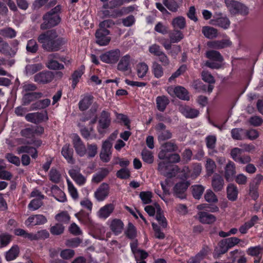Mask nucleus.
<instances>
[{"instance_id":"f257e3e1","label":"nucleus","mask_w":263,"mask_h":263,"mask_svg":"<svg viewBox=\"0 0 263 263\" xmlns=\"http://www.w3.org/2000/svg\"><path fill=\"white\" fill-rule=\"evenodd\" d=\"M37 40L42 44L43 49L47 52L58 51L66 43L64 39L59 37L53 30L42 33L38 36Z\"/></svg>"},{"instance_id":"f03ea898","label":"nucleus","mask_w":263,"mask_h":263,"mask_svg":"<svg viewBox=\"0 0 263 263\" xmlns=\"http://www.w3.org/2000/svg\"><path fill=\"white\" fill-rule=\"evenodd\" d=\"M62 7L58 5L46 13L43 16L44 22L41 25V29L45 30L57 26L61 22L60 14Z\"/></svg>"},{"instance_id":"7ed1b4c3","label":"nucleus","mask_w":263,"mask_h":263,"mask_svg":"<svg viewBox=\"0 0 263 263\" xmlns=\"http://www.w3.org/2000/svg\"><path fill=\"white\" fill-rule=\"evenodd\" d=\"M161 160L158 162L157 170L161 175L167 178L175 177L180 172V168L177 165L171 164L168 161Z\"/></svg>"},{"instance_id":"20e7f679","label":"nucleus","mask_w":263,"mask_h":263,"mask_svg":"<svg viewBox=\"0 0 263 263\" xmlns=\"http://www.w3.org/2000/svg\"><path fill=\"white\" fill-rule=\"evenodd\" d=\"M111 118L110 113L103 110L99 118L97 130L100 135H104L110 125Z\"/></svg>"},{"instance_id":"39448f33","label":"nucleus","mask_w":263,"mask_h":263,"mask_svg":"<svg viewBox=\"0 0 263 263\" xmlns=\"http://www.w3.org/2000/svg\"><path fill=\"white\" fill-rule=\"evenodd\" d=\"M224 2L231 14L239 13L246 15L248 14V8L243 4L234 0H224Z\"/></svg>"},{"instance_id":"423d86ee","label":"nucleus","mask_w":263,"mask_h":263,"mask_svg":"<svg viewBox=\"0 0 263 263\" xmlns=\"http://www.w3.org/2000/svg\"><path fill=\"white\" fill-rule=\"evenodd\" d=\"M121 54V51L119 49H116L102 54L100 58L105 63L115 64L119 61Z\"/></svg>"},{"instance_id":"0eeeda50","label":"nucleus","mask_w":263,"mask_h":263,"mask_svg":"<svg viewBox=\"0 0 263 263\" xmlns=\"http://www.w3.org/2000/svg\"><path fill=\"white\" fill-rule=\"evenodd\" d=\"M157 139L159 142L168 140L172 138L171 130L166 129V126L162 123H159L155 127Z\"/></svg>"},{"instance_id":"6e6552de","label":"nucleus","mask_w":263,"mask_h":263,"mask_svg":"<svg viewBox=\"0 0 263 263\" xmlns=\"http://www.w3.org/2000/svg\"><path fill=\"white\" fill-rule=\"evenodd\" d=\"M178 149V146L175 142L172 141L165 142L161 145V150L158 153V157L160 160H165L166 155L170 154V153L176 152Z\"/></svg>"},{"instance_id":"1a4fd4ad","label":"nucleus","mask_w":263,"mask_h":263,"mask_svg":"<svg viewBox=\"0 0 263 263\" xmlns=\"http://www.w3.org/2000/svg\"><path fill=\"white\" fill-rule=\"evenodd\" d=\"M109 34L110 31L107 29H98L95 33L96 43L102 46L107 45L111 40V37L108 36Z\"/></svg>"},{"instance_id":"9d476101","label":"nucleus","mask_w":263,"mask_h":263,"mask_svg":"<svg viewBox=\"0 0 263 263\" xmlns=\"http://www.w3.org/2000/svg\"><path fill=\"white\" fill-rule=\"evenodd\" d=\"M25 119L29 122L38 124L48 119L47 112L46 110L27 114Z\"/></svg>"},{"instance_id":"9b49d317","label":"nucleus","mask_w":263,"mask_h":263,"mask_svg":"<svg viewBox=\"0 0 263 263\" xmlns=\"http://www.w3.org/2000/svg\"><path fill=\"white\" fill-rule=\"evenodd\" d=\"M72 144L76 153L80 157H83L86 154V148L78 135H72Z\"/></svg>"},{"instance_id":"f8f14e48","label":"nucleus","mask_w":263,"mask_h":263,"mask_svg":"<svg viewBox=\"0 0 263 263\" xmlns=\"http://www.w3.org/2000/svg\"><path fill=\"white\" fill-rule=\"evenodd\" d=\"M53 73L50 71H43L37 73L34 76V81L40 84H47L51 82L54 78Z\"/></svg>"},{"instance_id":"ddd939ff","label":"nucleus","mask_w":263,"mask_h":263,"mask_svg":"<svg viewBox=\"0 0 263 263\" xmlns=\"http://www.w3.org/2000/svg\"><path fill=\"white\" fill-rule=\"evenodd\" d=\"M109 193V185L106 183H102L95 191L94 196L98 201L101 202L108 197Z\"/></svg>"},{"instance_id":"4468645a","label":"nucleus","mask_w":263,"mask_h":263,"mask_svg":"<svg viewBox=\"0 0 263 263\" xmlns=\"http://www.w3.org/2000/svg\"><path fill=\"white\" fill-rule=\"evenodd\" d=\"M111 143L108 140H105L103 143L100 154V159L103 162L106 163L110 161L111 155Z\"/></svg>"},{"instance_id":"2eb2a0df","label":"nucleus","mask_w":263,"mask_h":263,"mask_svg":"<svg viewBox=\"0 0 263 263\" xmlns=\"http://www.w3.org/2000/svg\"><path fill=\"white\" fill-rule=\"evenodd\" d=\"M189 185L187 181H181L176 183L173 188L174 196L180 199L185 198V192Z\"/></svg>"},{"instance_id":"dca6fc26","label":"nucleus","mask_w":263,"mask_h":263,"mask_svg":"<svg viewBox=\"0 0 263 263\" xmlns=\"http://www.w3.org/2000/svg\"><path fill=\"white\" fill-rule=\"evenodd\" d=\"M47 221L46 217L43 215L36 214L29 216L25 221V224L27 226L42 225L46 223Z\"/></svg>"},{"instance_id":"f3484780","label":"nucleus","mask_w":263,"mask_h":263,"mask_svg":"<svg viewBox=\"0 0 263 263\" xmlns=\"http://www.w3.org/2000/svg\"><path fill=\"white\" fill-rule=\"evenodd\" d=\"M133 9H132V7H128L127 8L123 7L121 10L115 9L112 11H110L107 10V9L102 11V14L104 17H112V18H117L118 17L121 16L123 14L124 12L125 11H131Z\"/></svg>"},{"instance_id":"a211bd4d","label":"nucleus","mask_w":263,"mask_h":263,"mask_svg":"<svg viewBox=\"0 0 263 263\" xmlns=\"http://www.w3.org/2000/svg\"><path fill=\"white\" fill-rule=\"evenodd\" d=\"M131 57L129 54H126L120 59L117 65V68L122 72H125L130 69Z\"/></svg>"},{"instance_id":"6ab92c4d","label":"nucleus","mask_w":263,"mask_h":263,"mask_svg":"<svg viewBox=\"0 0 263 263\" xmlns=\"http://www.w3.org/2000/svg\"><path fill=\"white\" fill-rule=\"evenodd\" d=\"M124 226L122 221L117 218L112 219L109 224L110 229L115 235H118L122 232Z\"/></svg>"},{"instance_id":"aec40b11","label":"nucleus","mask_w":263,"mask_h":263,"mask_svg":"<svg viewBox=\"0 0 263 263\" xmlns=\"http://www.w3.org/2000/svg\"><path fill=\"white\" fill-rule=\"evenodd\" d=\"M212 186L215 192L221 191L224 187V181L221 176L218 174H215L212 177Z\"/></svg>"},{"instance_id":"412c9836","label":"nucleus","mask_w":263,"mask_h":263,"mask_svg":"<svg viewBox=\"0 0 263 263\" xmlns=\"http://www.w3.org/2000/svg\"><path fill=\"white\" fill-rule=\"evenodd\" d=\"M179 111L187 118H195L198 116L199 111L195 108H192L189 106H181Z\"/></svg>"},{"instance_id":"4be33fe9","label":"nucleus","mask_w":263,"mask_h":263,"mask_svg":"<svg viewBox=\"0 0 263 263\" xmlns=\"http://www.w3.org/2000/svg\"><path fill=\"white\" fill-rule=\"evenodd\" d=\"M235 165L231 161H229L224 167V177L228 181H232L236 174Z\"/></svg>"},{"instance_id":"5701e85b","label":"nucleus","mask_w":263,"mask_h":263,"mask_svg":"<svg viewBox=\"0 0 263 263\" xmlns=\"http://www.w3.org/2000/svg\"><path fill=\"white\" fill-rule=\"evenodd\" d=\"M68 174L71 178L79 185H83L86 181V178L80 173L79 170L72 169Z\"/></svg>"},{"instance_id":"b1692460","label":"nucleus","mask_w":263,"mask_h":263,"mask_svg":"<svg viewBox=\"0 0 263 263\" xmlns=\"http://www.w3.org/2000/svg\"><path fill=\"white\" fill-rule=\"evenodd\" d=\"M61 154L68 163L72 164L74 163L75 160L73 158V151L69 144H66L63 146Z\"/></svg>"},{"instance_id":"393cba45","label":"nucleus","mask_w":263,"mask_h":263,"mask_svg":"<svg viewBox=\"0 0 263 263\" xmlns=\"http://www.w3.org/2000/svg\"><path fill=\"white\" fill-rule=\"evenodd\" d=\"M115 205L112 203L107 204L100 208L97 212V216L102 219H106L113 212Z\"/></svg>"},{"instance_id":"a878e982","label":"nucleus","mask_w":263,"mask_h":263,"mask_svg":"<svg viewBox=\"0 0 263 263\" xmlns=\"http://www.w3.org/2000/svg\"><path fill=\"white\" fill-rule=\"evenodd\" d=\"M206 147L209 149L210 155H213L217 153V151L215 149L217 141L216 137L215 135L208 136L205 139Z\"/></svg>"},{"instance_id":"bb28decb","label":"nucleus","mask_w":263,"mask_h":263,"mask_svg":"<svg viewBox=\"0 0 263 263\" xmlns=\"http://www.w3.org/2000/svg\"><path fill=\"white\" fill-rule=\"evenodd\" d=\"M93 97L87 95L84 96L79 102V108L81 111L87 110L92 103Z\"/></svg>"},{"instance_id":"cd10ccee","label":"nucleus","mask_w":263,"mask_h":263,"mask_svg":"<svg viewBox=\"0 0 263 263\" xmlns=\"http://www.w3.org/2000/svg\"><path fill=\"white\" fill-rule=\"evenodd\" d=\"M258 220V217L256 215H254L251 219L246 222L243 224L241 225L239 228V232L242 234H245L248 232L249 229L253 227Z\"/></svg>"},{"instance_id":"c85d7f7f","label":"nucleus","mask_w":263,"mask_h":263,"mask_svg":"<svg viewBox=\"0 0 263 263\" xmlns=\"http://www.w3.org/2000/svg\"><path fill=\"white\" fill-rule=\"evenodd\" d=\"M199 220L202 223L212 224L216 220V217L206 212H200L198 213Z\"/></svg>"},{"instance_id":"c756f323","label":"nucleus","mask_w":263,"mask_h":263,"mask_svg":"<svg viewBox=\"0 0 263 263\" xmlns=\"http://www.w3.org/2000/svg\"><path fill=\"white\" fill-rule=\"evenodd\" d=\"M173 91L177 97L183 100L188 101L190 100V96L187 90L182 86H178L175 87Z\"/></svg>"},{"instance_id":"7c9ffc66","label":"nucleus","mask_w":263,"mask_h":263,"mask_svg":"<svg viewBox=\"0 0 263 263\" xmlns=\"http://www.w3.org/2000/svg\"><path fill=\"white\" fill-rule=\"evenodd\" d=\"M227 198L232 201L236 200L238 197V189L234 184H229L227 188Z\"/></svg>"},{"instance_id":"2f4dec72","label":"nucleus","mask_w":263,"mask_h":263,"mask_svg":"<svg viewBox=\"0 0 263 263\" xmlns=\"http://www.w3.org/2000/svg\"><path fill=\"white\" fill-rule=\"evenodd\" d=\"M212 24L223 28L228 29L230 25V21L227 17H220L212 20Z\"/></svg>"},{"instance_id":"473e14b6","label":"nucleus","mask_w":263,"mask_h":263,"mask_svg":"<svg viewBox=\"0 0 263 263\" xmlns=\"http://www.w3.org/2000/svg\"><path fill=\"white\" fill-rule=\"evenodd\" d=\"M168 36L171 43H178L184 38L182 32L176 29L169 32Z\"/></svg>"},{"instance_id":"72a5a7b5","label":"nucleus","mask_w":263,"mask_h":263,"mask_svg":"<svg viewBox=\"0 0 263 263\" xmlns=\"http://www.w3.org/2000/svg\"><path fill=\"white\" fill-rule=\"evenodd\" d=\"M156 105L157 109L160 111H164L170 103L168 98L165 96H158L156 98Z\"/></svg>"},{"instance_id":"f704fd0d","label":"nucleus","mask_w":263,"mask_h":263,"mask_svg":"<svg viewBox=\"0 0 263 263\" xmlns=\"http://www.w3.org/2000/svg\"><path fill=\"white\" fill-rule=\"evenodd\" d=\"M20 249L17 245H13L11 249L6 252L5 258L7 261H12L15 259L18 255Z\"/></svg>"},{"instance_id":"c9c22d12","label":"nucleus","mask_w":263,"mask_h":263,"mask_svg":"<svg viewBox=\"0 0 263 263\" xmlns=\"http://www.w3.org/2000/svg\"><path fill=\"white\" fill-rule=\"evenodd\" d=\"M246 252L247 254L251 256H260V258H261L263 254V247L260 245L250 247L247 250Z\"/></svg>"},{"instance_id":"e433bc0d","label":"nucleus","mask_w":263,"mask_h":263,"mask_svg":"<svg viewBox=\"0 0 263 263\" xmlns=\"http://www.w3.org/2000/svg\"><path fill=\"white\" fill-rule=\"evenodd\" d=\"M152 71L156 78L159 79L164 75V70L162 66L157 62H153Z\"/></svg>"},{"instance_id":"4c0bfd02","label":"nucleus","mask_w":263,"mask_h":263,"mask_svg":"<svg viewBox=\"0 0 263 263\" xmlns=\"http://www.w3.org/2000/svg\"><path fill=\"white\" fill-rule=\"evenodd\" d=\"M202 33L204 36L210 39L215 38L217 36V30L210 26H204L202 28Z\"/></svg>"},{"instance_id":"58836bf2","label":"nucleus","mask_w":263,"mask_h":263,"mask_svg":"<svg viewBox=\"0 0 263 263\" xmlns=\"http://www.w3.org/2000/svg\"><path fill=\"white\" fill-rule=\"evenodd\" d=\"M109 170L107 168H102L96 174H95L92 178V182L97 183L101 182L105 177H106L109 174Z\"/></svg>"},{"instance_id":"ea45409f","label":"nucleus","mask_w":263,"mask_h":263,"mask_svg":"<svg viewBox=\"0 0 263 263\" xmlns=\"http://www.w3.org/2000/svg\"><path fill=\"white\" fill-rule=\"evenodd\" d=\"M156 219L162 228H165L167 227V222L166 219L164 217L163 212L159 205H157L156 206Z\"/></svg>"},{"instance_id":"a19ab883","label":"nucleus","mask_w":263,"mask_h":263,"mask_svg":"<svg viewBox=\"0 0 263 263\" xmlns=\"http://www.w3.org/2000/svg\"><path fill=\"white\" fill-rule=\"evenodd\" d=\"M171 24L174 29H183L186 27L185 19L181 16L176 17L172 20Z\"/></svg>"},{"instance_id":"79ce46f5","label":"nucleus","mask_w":263,"mask_h":263,"mask_svg":"<svg viewBox=\"0 0 263 263\" xmlns=\"http://www.w3.org/2000/svg\"><path fill=\"white\" fill-rule=\"evenodd\" d=\"M41 97V93L37 92H29L25 94L23 97V104L25 105L29 104L31 102L33 101L35 99Z\"/></svg>"},{"instance_id":"37998d69","label":"nucleus","mask_w":263,"mask_h":263,"mask_svg":"<svg viewBox=\"0 0 263 263\" xmlns=\"http://www.w3.org/2000/svg\"><path fill=\"white\" fill-rule=\"evenodd\" d=\"M232 42L228 39L214 41L211 43V46L215 49H222L230 46Z\"/></svg>"},{"instance_id":"c03bdc74","label":"nucleus","mask_w":263,"mask_h":263,"mask_svg":"<svg viewBox=\"0 0 263 263\" xmlns=\"http://www.w3.org/2000/svg\"><path fill=\"white\" fill-rule=\"evenodd\" d=\"M18 153H28L34 159L37 157V152L36 148L28 145L20 147L18 149Z\"/></svg>"},{"instance_id":"a18cd8bd","label":"nucleus","mask_w":263,"mask_h":263,"mask_svg":"<svg viewBox=\"0 0 263 263\" xmlns=\"http://www.w3.org/2000/svg\"><path fill=\"white\" fill-rule=\"evenodd\" d=\"M231 136L234 140H241L246 138L245 130L241 128H235L231 130Z\"/></svg>"},{"instance_id":"49530a36","label":"nucleus","mask_w":263,"mask_h":263,"mask_svg":"<svg viewBox=\"0 0 263 263\" xmlns=\"http://www.w3.org/2000/svg\"><path fill=\"white\" fill-rule=\"evenodd\" d=\"M50 104V100L49 99L39 100L31 105V110L44 109L48 107Z\"/></svg>"},{"instance_id":"de8ad7c7","label":"nucleus","mask_w":263,"mask_h":263,"mask_svg":"<svg viewBox=\"0 0 263 263\" xmlns=\"http://www.w3.org/2000/svg\"><path fill=\"white\" fill-rule=\"evenodd\" d=\"M43 67V66L41 63L28 64L25 67V71L27 74L32 75L41 70Z\"/></svg>"},{"instance_id":"09e8293b","label":"nucleus","mask_w":263,"mask_h":263,"mask_svg":"<svg viewBox=\"0 0 263 263\" xmlns=\"http://www.w3.org/2000/svg\"><path fill=\"white\" fill-rule=\"evenodd\" d=\"M192 195L194 198L196 199H200L204 191L205 187L202 185L197 184L192 185Z\"/></svg>"},{"instance_id":"8fccbe9b","label":"nucleus","mask_w":263,"mask_h":263,"mask_svg":"<svg viewBox=\"0 0 263 263\" xmlns=\"http://www.w3.org/2000/svg\"><path fill=\"white\" fill-rule=\"evenodd\" d=\"M206 57L210 60L221 63L223 59L218 51L215 50H210L206 52Z\"/></svg>"},{"instance_id":"3c124183","label":"nucleus","mask_w":263,"mask_h":263,"mask_svg":"<svg viewBox=\"0 0 263 263\" xmlns=\"http://www.w3.org/2000/svg\"><path fill=\"white\" fill-rule=\"evenodd\" d=\"M124 4V0H111L108 3L104 4L102 7L105 9H114L122 6Z\"/></svg>"},{"instance_id":"603ef678","label":"nucleus","mask_w":263,"mask_h":263,"mask_svg":"<svg viewBox=\"0 0 263 263\" xmlns=\"http://www.w3.org/2000/svg\"><path fill=\"white\" fill-rule=\"evenodd\" d=\"M197 208L199 210H205L209 212H218L219 211V208L214 204L203 203L197 205Z\"/></svg>"},{"instance_id":"864d4df0","label":"nucleus","mask_w":263,"mask_h":263,"mask_svg":"<svg viewBox=\"0 0 263 263\" xmlns=\"http://www.w3.org/2000/svg\"><path fill=\"white\" fill-rule=\"evenodd\" d=\"M6 165L3 160H0V179L10 180L12 178L11 173L5 170Z\"/></svg>"},{"instance_id":"5fc2aeb1","label":"nucleus","mask_w":263,"mask_h":263,"mask_svg":"<svg viewBox=\"0 0 263 263\" xmlns=\"http://www.w3.org/2000/svg\"><path fill=\"white\" fill-rule=\"evenodd\" d=\"M0 35L5 38L13 39L16 35V32L10 27H7L0 30Z\"/></svg>"},{"instance_id":"6e6d98bb","label":"nucleus","mask_w":263,"mask_h":263,"mask_svg":"<svg viewBox=\"0 0 263 263\" xmlns=\"http://www.w3.org/2000/svg\"><path fill=\"white\" fill-rule=\"evenodd\" d=\"M139 197L143 204H149L152 202L153 194L151 191H142L140 193Z\"/></svg>"},{"instance_id":"4d7b16f0","label":"nucleus","mask_w":263,"mask_h":263,"mask_svg":"<svg viewBox=\"0 0 263 263\" xmlns=\"http://www.w3.org/2000/svg\"><path fill=\"white\" fill-rule=\"evenodd\" d=\"M65 227L61 223H57L50 228V232L53 235H60L64 233Z\"/></svg>"},{"instance_id":"13d9d810","label":"nucleus","mask_w":263,"mask_h":263,"mask_svg":"<svg viewBox=\"0 0 263 263\" xmlns=\"http://www.w3.org/2000/svg\"><path fill=\"white\" fill-rule=\"evenodd\" d=\"M137 73L139 78H143L146 76L148 67L145 63H140L137 65Z\"/></svg>"},{"instance_id":"bf43d9fd","label":"nucleus","mask_w":263,"mask_h":263,"mask_svg":"<svg viewBox=\"0 0 263 263\" xmlns=\"http://www.w3.org/2000/svg\"><path fill=\"white\" fill-rule=\"evenodd\" d=\"M125 234L126 236L130 239H133L136 237V229L132 222L128 223L127 229L125 232Z\"/></svg>"},{"instance_id":"052dcab7","label":"nucleus","mask_w":263,"mask_h":263,"mask_svg":"<svg viewBox=\"0 0 263 263\" xmlns=\"http://www.w3.org/2000/svg\"><path fill=\"white\" fill-rule=\"evenodd\" d=\"M141 155L142 159L145 162L151 164L154 162V156L151 151L144 149L141 152Z\"/></svg>"},{"instance_id":"680f3d73","label":"nucleus","mask_w":263,"mask_h":263,"mask_svg":"<svg viewBox=\"0 0 263 263\" xmlns=\"http://www.w3.org/2000/svg\"><path fill=\"white\" fill-rule=\"evenodd\" d=\"M84 66H81V68L76 70L72 75V87L74 88L79 81V79L82 76L84 73Z\"/></svg>"},{"instance_id":"e2e57ef3","label":"nucleus","mask_w":263,"mask_h":263,"mask_svg":"<svg viewBox=\"0 0 263 263\" xmlns=\"http://www.w3.org/2000/svg\"><path fill=\"white\" fill-rule=\"evenodd\" d=\"M46 66L52 70H61L64 68V65L60 64L57 61L53 59L48 60Z\"/></svg>"},{"instance_id":"0e129e2a","label":"nucleus","mask_w":263,"mask_h":263,"mask_svg":"<svg viewBox=\"0 0 263 263\" xmlns=\"http://www.w3.org/2000/svg\"><path fill=\"white\" fill-rule=\"evenodd\" d=\"M205 166L207 175L210 176L214 172L216 165L214 160L211 158H208Z\"/></svg>"},{"instance_id":"69168bd1","label":"nucleus","mask_w":263,"mask_h":263,"mask_svg":"<svg viewBox=\"0 0 263 263\" xmlns=\"http://www.w3.org/2000/svg\"><path fill=\"white\" fill-rule=\"evenodd\" d=\"M53 197L57 200L61 202H65L67 201L65 193L58 187H57L54 191Z\"/></svg>"},{"instance_id":"338daca9","label":"nucleus","mask_w":263,"mask_h":263,"mask_svg":"<svg viewBox=\"0 0 263 263\" xmlns=\"http://www.w3.org/2000/svg\"><path fill=\"white\" fill-rule=\"evenodd\" d=\"M75 216L80 222L84 224L90 222V218L88 213H85L84 212L81 211L76 213Z\"/></svg>"},{"instance_id":"774afa93","label":"nucleus","mask_w":263,"mask_h":263,"mask_svg":"<svg viewBox=\"0 0 263 263\" xmlns=\"http://www.w3.org/2000/svg\"><path fill=\"white\" fill-rule=\"evenodd\" d=\"M202 171V166L200 163H194L192 165V168L190 173V177L193 179L198 176Z\"/></svg>"}]
</instances>
